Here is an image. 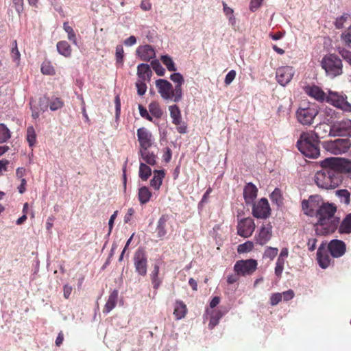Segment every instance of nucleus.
Here are the masks:
<instances>
[{
    "instance_id": "f257e3e1",
    "label": "nucleus",
    "mask_w": 351,
    "mask_h": 351,
    "mask_svg": "<svg viewBox=\"0 0 351 351\" xmlns=\"http://www.w3.org/2000/svg\"><path fill=\"white\" fill-rule=\"evenodd\" d=\"M336 210L337 208L332 204H322L315 215L317 218V222L315 224L316 234H328L337 229L339 223V218L334 217Z\"/></svg>"
},
{
    "instance_id": "f03ea898",
    "label": "nucleus",
    "mask_w": 351,
    "mask_h": 351,
    "mask_svg": "<svg viewBox=\"0 0 351 351\" xmlns=\"http://www.w3.org/2000/svg\"><path fill=\"white\" fill-rule=\"evenodd\" d=\"M321 166L322 169L315 175L314 180L317 186L326 190L338 187L343 181V176L333 165L324 164V160L321 162Z\"/></svg>"
},
{
    "instance_id": "7ed1b4c3",
    "label": "nucleus",
    "mask_w": 351,
    "mask_h": 351,
    "mask_svg": "<svg viewBox=\"0 0 351 351\" xmlns=\"http://www.w3.org/2000/svg\"><path fill=\"white\" fill-rule=\"evenodd\" d=\"M314 135L313 133L309 132H303L297 141L299 151L309 158H317L320 154L319 142Z\"/></svg>"
},
{
    "instance_id": "20e7f679",
    "label": "nucleus",
    "mask_w": 351,
    "mask_h": 351,
    "mask_svg": "<svg viewBox=\"0 0 351 351\" xmlns=\"http://www.w3.org/2000/svg\"><path fill=\"white\" fill-rule=\"evenodd\" d=\"M321 65L326 75L330 78L339 76L343 73L342 61L337 55H326L321 61Z\"/></svg>"
},
{
    "instance_id": "39448f33",
    "label": "nucleus",
    "mask_w": 351,
    "mask_h": 351,
    "mask_svg": "<svg viewBox=\"0 0 351 351\" xmlns=\"http://www.w3.org/2000/svg\"><path fill=\"white\" fill-rule=\"evenodd\" d=\"M156 86L158 93L165 100H170L178 103L182 100V97L176 95V90L173 85L167 80L158 79L156 81Z\"/></svg>"
},
{
    "instance_id": "423d86ee",
    "label": "nucleus",
    "mask_w": 351,
    "mask_h": 351,
    "mask_svg": "<svg viewBox=\"0 0 351 351\" xmlns=\"http://www.w3.org/2000/svg\"><path fill=\"white\" fill-rule=\"evenodd\" d=\"M319 110L314 105L306 107L300 106L296 111L295 115L297 121L303 125H311L316 116L318 114Z\"/></svg>"
},
{
    "instance_id": "0eeeda50",
    "label": "nucleus",
    "mask_w": 351,
    "mask_h": 351,
    "mask_svg": "<svg viewBox=\"0 0 351 351\" xmlns=\"http://www.w3.org/2000/svg\"><path fill=\"white\" fill-rule=\"evenodd\" d=\"M350 146L351 143L348 138H338L324 142V147L326 150L335 155L346 152Z\"/></svg>"
},
{
    "instance_id": "6e6552de",
    "label": "nucleus",
    "mask_w": 351,
    "mask_h": 351,
    "mask_svg": "<svg viewBox=\"0 0 351 351\" xmlns=\"http://www.w3.org/2000/svg\"><path fill=\"white\" fill-rule=\"evenodd\" d=\"M330 136H351V120L348 119L337 121L330 125Z\"/></svg>"
},
{
    "instance_id": "1a4fd4ad",
    "label": "nucleus",
    "mask_w": 351,
    "mask_h": 351,
    "mask_svg": "<svg viewBox=\"0 0 351 351\" xmlns=\"http://www.w3.org/2000/svg\"><path fill=\"white\" fill-rule=\"evenodd\" d=\"M326 101L343 112H351V104L347 101L346 95L329 90Z\"/></svg>"
},
{
    "instance_id": "9d476101",
    "label": "nucleus",
    "mask_w": 351,
    "mask_h": 351,
    "mask_svg": "<svg viewBox=\"0 0 351 351\" xmlns=\"http://www.w3.org/2000/svg\"><path fill=\"white\" fill-rule=\"evenodd\" d=\"M324 202L319 195H311L308 199H304L302 202V207L304 214L308 216H313L322 206Z\"/></svg>"
},
{
    "instance_id": "9b49d317",
    "label": "nucleus",
    "mask_w": 351,
    "mask_h": 351,
    "mask_svg": "<svg viewBox=\"0 0 351 351\" xmlns=\"http://www.w3.org/2000/svg\"><path fill=\"white\" fill-rule=\"evenodd\" d=\"M257 265V261L254 259L240 260L236 262L234 270L237 275H251L256 271Z\"/></svg>"
},
{
    "instance_id": "f8f14e48",
    "label": "nucleus",
    "mask_w": 351,
    "mask_h": 351,
    "mask_svg": "<svg viewBox=\"0 0 351 351\" xmlns=\"http://www.w3.org/2000/svg\"><path fill=\"white\" fill-rule=\"evenodd\" d=\"M252 205V215L257 219H267L270 215V206L266 198H261Z\"/></svg>"
},
{
    "instance_id": "ddd939ff",
    "label": "nucleus",
    "mask_w": 351,
    "mask_h": 351,
    "mask_svg": "<svg viewBox=\"0 0 351 351\" xmlns=\"http://www.w3.org/2000/svg\"><path fill=\"white\" fill-rule=\"evenodd\" d=\"M134 265L135 271L141 276H145L147 269V258L143 249H138L134 255Z\"/></svg>"
},
{
    "instance_id": "4468645a",
    "label": "nucleus",
    "mask_w": 351,
    "mask_h": 351,
    "mask_svg": "<svg viewBox=\"0 0 351 351\" xmlns=\"http://www.w3.org/2000/svg\"><path fill=\"white\" fill-rule=\"evenodd\" d=\"M324 164L326 165H333L338 172L343 176L344 173L351 172V161L344 160L340 158H327L324 159Z\"/></svg>"
},
{
    "instance_id": "2eb2a0df",
    "label": "nucleus",
    "mask_w": 351,
    "mask_h": 351,
    "mask_svg": "<svg viewBox=\"0 0 351 351\" xmlns=\"http://www.w3.org/2000/svg\"><path fill=\"white\" fill-rule=\"evenodd\" d=\"M254 229V221L250 217L241 219L237 225L238 234L244 238H248L252 236Z\"/></svg>"
},
{
    "instance_id": "dca6fc26",
    "label": "nucleus",
    "mask_w": 351,
    "mask_h": 351,
    "mask_svg": "<svg viewBox=\"0 0 351 351\" xmlns=\"http://www.w3.org/2000/svg\"><path fill=\"white\" fill-rule=\"evenodd\" d=\"M295 70L292 66H281L276 71V78L281 86H285L291 82Z\"/></svg>"
},
{
    "instance_id": "f3484780",
    "label": "nucleus",
    "mask_w": 351,
    "mask_h": 351,
    "mask_svg": "<svg viewBox=\"0 0 351 351\" xmlns=\"http://www.w3.org/2000/svg\"><path fill=\"white\" fill-rule=\"evenodd\" d=\"M328 250L332 256L339 258L342 256L346 250V243L338 239H333L328 244Z\"/></svg>"
},
{
    "instance_id": "a211bd4d",
    "label": "nucleus",
    "mask_w": 351,
    "mask_h": 351,
    "mask_svg": "<svg viewBox=\"0 0 351 351\" xmlns=\"http://www.w3.org/2000/svg\"><path fill=\"white\" fill-rule=\"evenodd\" d=\"M136 55L144 62H148L156 57L155 49L149 45L139 46L136 51Z\"/></svg>"
},
{
    "instance_id": "6ab92c4d",
    "label": "nucleus",
    "mask_w": 351,
    "mask_h": 351,
    "mask_svg": "<svg viewBox=\"0 0 351 351\" xmlns=\"http://www.w3.org/2000/svg\"><path fill=\"white\" fill-rule=\"evenodd\" d=\"M272 236V226L270 223L263 225L256 236V243L263 245L266 244L271 239Z\"/></svg>"
},
{
    "instance_id": "aec40b11",
    "label": "nucleus",
    "mask_w": 351,
    "mask_h": 351,
    "mask_svg": "<svg viewBox=\"0 0 351 351\" xmlns=\"http://www.w3.org/2000/svg\"><path fill=\"white\" fill-rule=\"evenodd\" d=\"M137 136L141 149H145L151 147L152 144V135L147 129H146L145 128H141L138 129Z\"/></svg>"
},
{
    "instance_id": "412c9836",
    "label": "nucleus",
    "mask_w": 351,
    "mask_h": 351,
    "mask_svg": "<svg viewBox=\"0 0 351 351\" xmlns=\"http://www.w3.org/2000/svg\"><path fill=\"white\" fill-rule=\"evenodd\" d=\"M304 91L309 97L315 99L317 101L323 102L327 101L328 95L317 86H307L304 88Z\"/></svg>"
},
{
    "instance_id": "4be33fe9",
    "label": "nucleus",
    "mask_w": 351,
    "mask_h": 351,
    "mask_svg": "<svg viewBox=\"0 0 351 351\" xmlns=\"http://www.w3.org/2000/svg\"><path fill=\"white\" fill-rule=\"evenodd\" d=\"M326 247V244L325 243H322L317 252V259L319 265L323 269L327 268L329 266L330 262V258L327 254Z\"/></svg>"
},
{
    "instance_id": "5701e85b",
    "label": "nucleus",
    "mask_w": 351,
    "mask_h": 351,
    "mask_svg": "<svg viewBox=\"0 0 351 351\" xmlns=\"http://www.w3.org/2000/svg\"><path fill=\"white\" fill-rule=\"evenodd\" d=\"M258 189L252 182L247 183L243 189V197L247 205H251L254 202L257 196Z\"/></svg>"
},
{
    "instance_id": "b1692460",
    "label": "nucleus",
    "mask_w": 351,
    "mask_h": 351,
    "mask_svg": "<svg viewBox=\"0 0 351 351\" xmlns=\"http://www.w3.org/2000/svg\"><path fill=\"white\" fill-rule=\"evenodd\" d=\"M170 80L175 84L174 89L176 95H180L182 98L183 96L182 86L184 82L182 75L180 73H173L170 75Z\"/></svg>"
},
{
    "instance_id": "393cba45",
    "label": "nucleus",
    "mask_w": 351,
    "mask_h": 351,
    "mask_svg": "<svg viewBox=\"0 0 351 351\" xmlns=\"http://www.w3.org/2000/svg\"><path fill=\"white\" fill-rule=\"evenodd\" d=\"M137 75L143 81H150L152 71L149 64L141 63L137 66Z\"/></svg>"
},
{
    "instance_id": "a878e982",
    "label": "nucleus",
    "mask_w": 351,
    "mask_h": 351,
    "mask_svg": "<svg viewBox=\"0 0 351 351\" xmlns=\"http://www.w3.org/2000/svg\"><path fill=\"white\" fill-rule=\"evenodd\" d=\"M330 125L325 123H319L315 128L314 131H311V133H313L314 136L317 138V140L319 142L320 138H324L328 134L330 136Z\"/></svg>"
},
{
    "instance_id": "bb28decb",
    "label": "nucleus",
    "mask_w": 351,
    "mask_h": 351,
    "mask_svg": "<svg viewBox=\"0 0 351 351\" xmlns=\"http://www.w3.org/2000/svg\"><path fill=\"white\" fill-rule=\"evenodd\" d=\"M168 219L169 216L167 215H162L158 221L156 231L158 237L160 239L165 237L167 234L166 223Z\"/></svg>"
},
{
    "instance_id": "cd10ccee",
    "label": "nucleus",
    "mask_w": 351,
    "mask_h": 351,
    "mask_svg": "<svg viewBox=\"0 0 351 351\" xmlns=\"http://www.w3.org/2000/svg\"><path fill=\"white\" fill-rule=\"evenodd\" d=\"M118 291L116 289L112 291L110 293L103 311L104 313L108 314L115 307L118 299Z\"/></svg>"
},
{
    "instance_id": "c85d7f7f",
    "label": "nucleus",
    "mask_w": 351,
    "mask_h": 351,
    "mask_svg": "<svg viewBox=\"0 0 351 351\" xmlns=\"http://www.w3.org/2000/svg\"><path fill=\"white\" fill-rule=\"evenodd\" d=\"M165 176L163 170H155L154 176L150 181V185L156 190H158L162 184V179Z\"/></svg>"
},
{
    "instance_id": "c756f323",
    "label": "nucleus",
    "mask_w": 351,
    "mask_h": 351,
    "mask_svg": "<svg viewBox=\"0 0 351 351\" xmlns=\"http://www.w3.org/2000/svg\"><path fill=\"white\" fill-rule=\"evenodd\" d=\"M186 306L182 301L177 300L174 306L173 314L177 319H181L186 315Z\"/></svg>"
},
{
    "instance_id": "7c9ffc66",
    "label": "nucleus",
    "mask_w": 351,
    "mask_h": 351,
    "mask_svg": "<svg viewBox=\"0 0 351 351\" xmlns=\"http://www.w3.org/2000/svg\"><path fill=\"white\" fill-rule=\"evenodd\" d=\"M140 155L142 159L149 165H155L156 156L148 150V148L140 149Z\"/></svg>"
},
{
    "instance_id": "2f4dec72",
    "label": "nucleus",
    "mask_w": 351,
    "mask_h": 351,
    "mask_svg": "<svg viewBox=\"0 0 351 351\" xmlns=\"http://www.w3.org/2000/svg\"><path fill=\"white\" fill-rule=\"evenodd\" d=\"M170 116L172 118V122L175 125H180L182 123V117L180 110L177 105L170 106L169 108Z\"/></svg>"
},
{
    "instance_id": "473e14b6",
    "label": "nucleus",
    "mask_w": 351,
    "mask_h": 351,
    "mask_svg": "<svg viewBox=\"0 0 351 351\" xmlns=\"http://www.w3.org/2000/svg\"><path fill=\"white\" fill-rule=\"evenodd\" d=\"M339 232L341 234L351 233V213L348 214L341 223Z\"/></svg>"
},
{
    "instance_id": "72a5a7b5",
    "label": "nucleus",
    "mask_w": 351,
    "mask_h": 351,
    "mask_svg": "<svg viewBox=\"0 0 351 351\" xmlns=\"http://www.w3.org/2000/svg\"><path fill=\"white\" fill-rule=\"evenodd\" d=\"M58 53L64 57H69L71 54V49L69 44L64 40L60 41L56 45Z\"/></svg>"
},
{
    "instance_id": "f704fd0d",
    "label": "nucleus",
    "mask_w": 351,
    "mask_h": 351,
    "mask_svg": "<svg viewBox=\"0 0 351 351\" xmlns=\"http://www.w3.org/2000/svg\"><path fill=\"white\" fill-rule=\"evenodd\" d=\"M138 195L140 203L145 204L149 201L152 193L147 187L143 186L139 189Z\"/></svg>"
},
{
    "instance_id": "c9c22d12",
    "label": "nucleus",
    "mask_w": 351,
    "mask_h": 351,
    "mask_svg": "<svg viewBox=\"0 0 351 351\" xmlns=\"http://www.w3.org/2000/svg\"><path fill=\"white\" fill-rule=\"evenodd\" d=\"M337 197L339 199L340 202L348 205L350 202V193L346 189H339L335 191Z\"/></svg>"
},
{
    "instance_id": "e433bc0d",
    "label": "nucleus",
    "mask_w": 351,
    "mask_h": 351,
    "mask_svg": "<svg viewBox=\"0 0 351 351\" xmlns=\"http://www.w3.org/2000/svg\"><path fill=\"white\" fill-rule=\"evenodd\" d=\"M26 138L29 146L30 147H34L36 142V134L33 126H29L27 128Z\"/></svg>"
},
{
    "instance_id": "4c0bfd02",
    "label": "nucleus",
    "mask_w": 351,
    "mask_h": 351,
    "mask_svg": "<svg viewBox=\"0 0 351 351\" xmlns=\"http://www.w3.org/2000/svg\"><path fill=\"white\" fill-rule=\"evenodd\" d=\"M161 61L165 65L169 71H176L177 68L173 59L168 55H162L160 58Z\"/></svg>"
},
{
    "instance_id": "58836bf2",
    "label": "nucleus",
    "mask_w": 351,
    "mask_h": 351,
    "mask_svg": "<svg viewBox=\"0 0 351 351\" xmlns=\"http://www.w3.org/2000/svg\"><path fill=\"white\" fill-rule=\"evenodd\" d=\"M151 168L143 162L140 163L139 167V177L143 180H147L151 176Z\"/></svg>"
},
{
    "instance_id": "ea45409f",
    "label": "nucleus",
    "mask_w": 351,
    "mask_h": 351,
    "mask_svg": "<svg viewBox=\"0 0 351 351\" xmlns=\"http://www.w3.org/2000/svg\"><path fill=\"white\" fill-rule=\"evenodd\" d=\"M224 313L221 311H217L213 313L210 319L208 327L213 329L215 326L219 324V320L223 316Z\"/></svg>"
},
{
    "instance_id": "a19ab883",
    "label": "nucleus",
    "mask_w": 351,
    "mask_h": 351,
    "mask_svg": "<svg viewBox=\"0 0 351 351\" xmlns=\"http://www.w3.org/2000/svg\"><path fill=\"white\" fill-rule=\"evenodd\" d=\"M149 110L152 116L160 118L162 115V110L157 102H152L149 105Z\"/></svg>"
},
{
    "instance_id": "79ce46f5",
    "label": "nucleus",
    "mask_w": 351,
    "mask_h": 351,
    "mask_svg": "<svg viewBox=\"0 0 351 351\" xmlns=\"http://www.w3.org/2000/svg\"><path fill=\"white\" fill-rule=\"evenodd\" d=\"M10 136V130L3 123H0V143L6 142Z\"/></svg>"
},
{
    "instance_id": "37998d69",
    "label": "nucleus",
    "mask_w": 351,
    "mask_h": 351,
    "mask_svg": "<svg viewBox=\"0 0 351 351\" xmlns=\"http://www.w3.org/2000/svg\"><path fill=\"white\" fill-rule=\"evenodd\" d=\"M341 38L345 45L351 49V25L341 34Z\"/></svg>"
},
{
    "instance_id": "c03bdc74",
    "label": "nucleus",
    "mask_w": 351,
    "mask_h": 351,
    "mask_svg": "<svg viewBox=\"0 0 351 351\" xmlns=\"http://www.w3.org/2000/svg\"><path fill=\"white\" fill-rule=\"evenodd\" d=\"M63 28L68 34V39L71 41L73 44L77 45L76 36L73 28L69 25L67 22L63 23Z\"/></svg>"
},
{
    "instance_id": "a18cd8bd",
    "label": "nucleus",
    "mask_w": 351,
    "mask_h": 351,
    "mask_svg": "<svg viewBox=\"0 0 351 351\" xmlns=\"http://www.w3.org/2000/svg\"><path fill=\"white\" fill-rule=\"evenodd\" d=\"M270 199L271 202L277 206L281 205L282 204V199L280 190L277 188L275 189L270 195Z\"/></svg>"
},
{
    "instance_id": "49530a36",
    "label": "nucleus",
    "mask_w": 351,
    "mask_h": 351,
    "mask_svg": "<svg viewBox=\"0 0 351 351\" xmlns=\"http://www.w3.org/2000/svg\"><path fill=\"white\" fill-rule=\"evenodd\" d=\"M151 65L154 71L158 76H164L165 69L162 67L158 60H153L151 62Z\"/></svg>"
},
{
    "instance_id": "de8ad7c7",
    "label": "nucleus",
    "mask_w": 351,
    "mask_h": 351,
    "mask_svg": "<svg viewBox=\"0 0 351 351\" xmlns=\"http://www.w3.org/2000/svg\"><path fill=\"white\" fill-rule=\"evenodd\" d=\"M285 263V259L278 257L276 263L274 272H275V275L278 278H280L282 276V273L284 269Z\"/></svg>"
},
{
    "instance_id": "09e8293b",
    "label": "nucleus",
    "mask_w": 351,
    "mask_h": 351,
    "mask_svg": "<svg viewBox=\"0 0 351 351\" xmlns=\"http://www.w3.org/2000/svg\"><path fill=\"white\" fill-rule=\"evenodd\" d=\"M278 249L277 247H267L263 254L264 258L273 260L278 254Z\"/></svg>"
},
{
    "instance_id": "8fccbe9b",
    "label": "nucleus",
    "mask_w": 351,
    "mask_h": 351,
    "mask_svg": "<svg viewBox=\"0 0 351 351\" xmlns=\"http://www.w3.org/2000/svg\"><path fill=\"white\" fill-rule=\"evenodd\" d=\"M51 110L55 111L63 106V102L58 97H52L49 103Z\"/></svg>"
},
{
    "instance_id": "3c124183",
    "label": "nucleus",
    "mask_w": 351,
    "mask_h": 351,
    "mask_svg": "<svg viewBox=\"0 0 351 351\" xmlns=\"http://www.w3.org/2000/svg\"><path fill=\"white\" fill-rule=\"evenodd\" d=\"M254 244L251 241H247L243 244H240L238 246L237 251L239 253H245L252 250Z\"/></svg>"
},
{
    "instance_id": "603ef678",
    "label": "nucleus",
    "mask_w": 351,
    "mask_h": 351,
    "mask_svg": "<svg viewBox=\"0 0 351 351\" xmlns=\"http://www.w3.org/2000/svg\"><path fill=\"white\" fill-rule=\"evenodd\" d=\"M123 47L121 45L116 47V61L117 64H122L123 62Z\"/></svg>"
},
{
    "instance_id": "864d4df0",
    "label": "nucleus",
    "mask_w": 351,
    "mask_h": 351,
    "mask_svg": "<svg viewBox=\"0 0 351 351\" xmlns=\"http://www.w3.org/2000/svg\"><path fill=\"white\" fill-rule=\"evenodd\" d=\"M11 56H12L13 61H14L17 63L19 62V61L20 60L21 55H20L19 51L18 49L17 43H16V40H14L13 42V47H12V49L11 51Z\"/></svg>"
},
{
    "instance_id": "5fc2aeb1",
    "label": "nucleus",
    "mask_w": 351,
    "mask_h": 351,
    "mask_svg": "<svg viewBox=\"0 0 351 351\" xmlns=\"http://www.w3.org/2000/svg\"><path fill=\"white\" fill-rule=\"evenodd\" d=\"M41 71L45 75H53L55 73L53 67L49 62H43L41 66Z\"/></svg>"
},
{
    "instance_id": "6e6d98bb",
    "label": "nucleus",
    "mask_w": 351,
    "mask_h": 351,
    "mask_svg": "<svg viewBox=\"0 0 351 351\" xmlns=\"http://www.w3.org/2000/svg\"><path fill=\"white\" fill-rule=\"evenodd\" d=\"M348 17H349L348 14H343L340 17L337 18L335 21V27L337 29L343 28V24L348 20Z\"/></svg>"
},
{
    "instance_id": "4d7b16f0",
    "label": "nucleus",
    "mask_w": 351,
    "mask_h": 351,
    "mask_svg": "<svg viewBox=\"0 0 351 351\" xmlns=\"http://www.w3.org/2000/svg\"><path fill=\"white\" fill-rule=\"evenodd\" d=\"M339 53L341 55L342 58L351 65V51L346 49H341L339 51Z\"/></svg>"
},
{
    "instance_id": "13d9d810",
    "label": "nucleus",
    "mask_w": 351,
    "mask_h": 351,
    "mask_svg": "<svg viewBox=\"0 0 351 351\" xmlns=\"http://www.w3.org/2000/svg\"><path fill=\"white\" fill-rule=\"evenodd\" d=\"M136 86L137 88V93L138 95H143L147 90V86L144 81H138L136 83Z\"/></svg>"
},
{
    "instance_id": "bf43d9fd",
    "label": "nucleus",
    "mask_w": 351,
    "mask_h": 351,
    "mask_svg": "<svg viewBox=\"0 0 351 351\" xmlns=\"http://www.w3.org/2000/svg\"><path fill=\"white\" fill-rule=\"evenodd\" d=\"M282 294L280 293H276L271 295L270 304L271 306L277 305L282 300Z\"/></svg>"
},
{
    "instance_id": "052dcab7",
    "label": "nucleus",
    "mask_w": 351,
    "mask_h": 351,
    "mask_svg": "<svg viewBox=\"0 0 351 351\" xmlns=\"http://www.w3.org/2000/svg\"><path fill=\"white\" fill-rule=\"evenodd\" d=\"M236 71L234 70L230 71L226 75L224 83L226 85L230 84L236 77Z\"/></svg>"
},
{
    "instance_id": "680f3d73",
    "label": "nucleus",
    "mask_w": 351,
    "mask_h": 351,
    "mask_svg": "<svg viewBox=\"0 0 351 351\" xmlns=\"http://www.w3.org/2000/svg\"><path fill=\"white\" fill-rule=\"evenodd\" d=\"M281 294L282 298L285 301H289L294 297V292L291 289L284 291Z\"/></svg>"
},
{
    "instance_id": "e2e57ef3",
    "label": "nucleus",
    "mask_w": 351,
    "mask_h": 351,
    "mask_svg": "<svg viewBox=\"0 0 351 351\" xmlns=\"http://www.w3.org/2000/svg\"><path fill=\"white\" fill-rule=\"evenodd\" d=\"M40 109L43 111H45L47 109L49 101L45 97L40 98Z\"/></svg>"
},
{
    "instance_id": "0e129e2a",
    "label": "nucleus",
    "mask_w": 351,
    "mask_h": 351,
    "mask_svg": "<svg viewBox=\"0 0 351 351\" xmlns=\"http://www.w3.org/2000/svg\"><path fill=\"white\" fill-rule=\"evenodd\" d=\"M263 0H251L250 2V10L252 12L256 11L261 5V3Z\"/></svg>"
},
{
    "instance_id": "69168bd1",
    "label": "nucleus",
    "mask_w": 351,
    "mask_h": 351,
    "mask_svg": "<svg viewBox=\"0 0 351 351\" xmlns=\"http://www.w3.org/2000/svg\"><path fill=\"white\" fill-rule=\"evenodd\" d=\"M117 215H118V211L116 210L110 216V218L109 221H108V226H109L108 234H110L111 233V231H112L113 226H114V219H116Z\"/></svg>"
},
{
    "instance_id": "338daca9",
    "label": "nucleus",
    "mask_w": 351,
    "mask_h": 351,
    "mask_svg": "<svg viewBox=\"0 0 351 351\" xmlns=\"http://www.w3.org/2000/svg\"><path fill=\"white\" fill-rule=\"evenodd\" d=\"M136 43V38L134 36H130L129 38L124 40V45L128 47H131L135 45Z\"/></svg>"
},
{
    "instance_id": "774afa93",
    "label": "nucleus",
    "mask_w": 351,
    "mask_h": 351,
    "mask_svg": "<svg viewBox=\"0 0 351 351\" xmlns=\"http://www.w3.org/2000/svg\"><path fill=\"white\" fill-rule=\"evenodd\" d=\"M317 239L315 238L309 239L307 243L309 251H314L316 248Z\"/></svg>"
}]
</instances>
